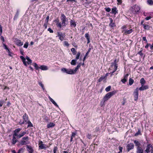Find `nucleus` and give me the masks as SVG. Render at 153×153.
I'll use <instances>...</instances> for the list:
<instances>
[{
  "instance_id": "f257e3e1",
  "label": "nucleus",
  "mask_w": 153,
  "mask_h": 153,
  "mask_svg": "<svg viewBox=\"0 0 153 153\" xmlns=\"http://www.w3.org/2000/svg\"><path fill=\"white\" fill-rule=\"evenodd\" d=\"M21 130V128H18L13 131V137L11 142V143L12 145H15L18 141V140L17 139V134H18Z\"/></svg>"
},
{
  "instance_id": "f03ea898",
  "label": "nucleus",
  "mask_w": 153,
  "mask_h": 153,
  "mask_svg": "<svg viewBox=\"0 0 153 153\" xmlns=\"http://www.w3.org/2000/svg\"><path fill=\"white\" fill-rule=\"evenodd\" d=\"M117 92V91L114 90L113 91L107 93L104 97L103 100L104 102L107 101L112 96L114 95Z\"/></svg>"
},
{
  "instance_id": "7ed1b4c3",
  "label": "nucleus",
  "mask_w": 153,
  "mask_h": 153,
  "mask_svg": "<svg viewBox=\"0 0 153 153\" xmlns=\"http://www.w3.org/2000/svg\"><path fill=\"white\" fill-rule=\"evenodd\" d=\"M140 7L136 4L131 7V11L134 14H138L140 13Z\"/></svg>"
},
{
  "instance_id": "20e7f679",
  "label": "nucleus",
  "mask_w": 153,
  "mask_h": 153,
  "mask_svg": "<svg viewBox=\"0 0 153 153\" xmlns=\"http://www.w3.org/2000/svg\"><path fill=\"white\" fill-rule=\"evenodd\" d=\"M29 138L28 136L23 137L22 138L20 141V144L21 145H27L30 143V141H29Z\"/></svg>"
},
{
  "instance_id": "39448f33",
  "label": "nucleus",
  "mask_w": 153,
  "mask_h": 153,
  "mask_svg": "<svg viewBox=\"0 0 153 153\" xmlns=\"http://www.w3.org/2000/svg\"><path fill=\"white\" fill-rule=\"evenodd\" d=\"M126 25H124L121 27V29H123V30L122 31V32L123 33V35H127L130 34L132 33L133 31L132 29L128 30L126 29Z\"/></svg>"
},
{
  "instance_id": "423d86ee",
  "label": "nucleus",
  "mask_w": 153,
  "mask_h": 153,
  "mask_svg": "<svg viewBox=\"0 0 153 153\" xmlns=\"http://www.w3.org/2000/svg\"><path fill=\"white\" fill-rule=\"evenodd\" d=\"M22 118L23 119V121H21L20 120L19 122V124L20 125H22L25 123L27 121L29 120V119L28 115L26 113H25L22 116Z\"/></svg>"
},
{
  "instance_id": "0eeeda50",
  "label": "nucleus",
  "mask_w": 153,
  "mask_h": 153,
  "mask_svg": "<svg viewBox=\"0 0 153 153\" xmlns=\"http://www.w3.org/2000/svg\"><path fill=\"white\" fill-rule=\"evenodd\" d=\"M138 91V88H137L135 89L133 93L134 100L136 101H137L138 99L139 95Z\"/></svg>"
},
{
  "instance_id": "6e6552de",
  "label": "nucleus",
  "mask_w": 153,
  "mask_h": 153,
  "mask_svg": "<svg viewBox=\"0 0 153 153\" xmlns=\"http://www.w3.org/2000/svg\"><path fill=\"white\" fill-rule=\"evenodd\" d=\"M57 36L59 37V39L60 40L62 41L64 39L65 36V33L57 32Z\"/></svg>"
},
{
  "instance_id": "1a4fd4ad",
  "label": "nucleus",
  "mask_w": 153,
  "mask_h": 153,
  "mask_svg": "<svg viewBox=\"0 0 153 153\" xmlns=\"http://www.w3.org/2000/svg\"><path fill=\"white\" fill-rule=\"evenodd\" d=\"M54 22H55L56 25L57 27L59 28H62L61 23L60 22L59 19L58 18H56L54 21Z\"/></svg>"
},
{
  "instance_id": "9d476101",
  "label": "nucleus",
  "mask_w": 153,
  "mask_h": 153,
  "mask_svg": "<svg viewBox=\"0 0 153 153\" xmlns=\"http://www.w3.org/2000/svg\"><path fill=\"white\" fill-rule=\"evenodd\" d=\"M26 147L29 153H33L34 150L31 146L27 145L26 146Z\"/></svg>"
},
{
  "instance_id": "9b49d317",
  "label": "nucleus",
  "mask_w": 153,
  "mask_h": 153,
  "mask_svg": "<svg viewBox=\"0 0 153 153\" xmlns=\"http://www.w3.org/2000/svg\"><path fill=\"white\" fill-rule=\"evenodd\" d=\"M153 146L151 144H148L147 145L146 149L145 150L146 152L150 153L151 152V149H152Z\"/></svg>"
},
{
  "instance_id": "f8f14e48",
  "label": "nucleus",
  "mask_w": 153,
  "mask_h": 153,
  "mask_svg": "<svg viewBox=\"0 0 153 153\" xmlns=\"http://www.w3.org/2000/svg\"><path fill=\"white\" fill-rule=\"evenodd\" d=\"M128 75L129 74H128L124 75L123 79H121V81L123 83L125 84L127 81L128 76Z\"/></svg>"
},
{
  "instance_id": "ddd939ff",
  "label": "nucleus",
  "mask_w": 153,
  "mask_h": 153,
  "mask_svg": "<svg viewBox=\"0 0 153 153\" xmlns=\"http://www.w3.org/2000/svg\"><path fill=\"white\" fill-rule=\"evenodd\" d=\"M134 147V145L133 143L128 144L127 146V150L128 152H129L131 150L133 149Z\"/></svg>"
},
{
  "instance_id": "4468645a",
  "label": "nucleus",
  "mask_w": 153,
  "mask_h": 153,
  "mask_svg": "<svg viewBox=\"0 0 153 153\" xmlns=\"http://www.w3.org/2000/svg\"><path fill=\"white\" fill-rule=\"evenodd\" d=\"M149 88V87L148 85H141V86L138 88V90L142 91L148 89Z\"/></svg>"
},
{
  "instance_id": "2eb2a0df",
  "label": "nucleus",
  "mask_w": 153,
  "mask_h": 153,
  "mask_svg": "<svg viewBox=\"0 0 153 153\" xmlns=\"http://www.w3.org/2000/svg\"><path fill=\"white\" fill-rule=\"evenodd\" d=\"M16 44L18 46H21L23 45V42H22L21 41L18 39H16Z\"/></svg>"
},
{
  "instance_id": "dca6fc26",
  "label": "nucleus",
  "mask_w": 153,
  "mask_h": 153,
  "mask_svg": "<svg viewBox=\"0 0 153 153\" xmlns=\"http://www.w3.org/2000/svg\"><path fill=\"white\" fill-rule=\"evenodd\" d=\"M111 13L116 15V14L118 13L117 11V8L116 7H114L111 9V12L110 13Z\"/></svg>"
},
{
  "instance_id": "f3484780",
  "label": "nucleus",
  "mask_w": 153,
  "mask_h": 153,
  "mask_svg": "<svg viewBox=\"0 0 153 153\" xmlns=\"http://www.w3.org/2000/svg\"><path fill=\"white\" fill-rule=\"evenodd\" d=\"M77 134L76 132H72L71 136L70 142H71L73 141V138H75Z\"/></svg>"
},
{
  "instance_id": "a211bd4d",
  "label": "nucleus",
  "mask_w": 153,
  "mask_h": 153,
  "mask_svg": "<svg viewBox=\"0 0 153 153\" xmlns=\"http://www.w3.org/2000/svg\"><path fill=\"white\" fill-rule=\"evenodd\" d=\"M85 36L87 39V44L89 43L90 42V37L88 33H85Z\"/></svg>"
},
{
  "instance_id": "6ab92c4d",
  "label": "nucleus",
  "mask_w": 153,
  "mask_h": 153,
  "mask_svg": "<svg viewBox=\"0 0 153 153\" xmlns=\"http://www.w3.org/2000/svg\"><path fill=\"white\" fill-rule=\"evenodd\" d=\"M143 28L146 30H149L150 29V28L151 27L149 25L146 24L143 25Z\"/></svg>"
},
{
  "instance_id": "aec40b11",
  "label": "nucleus",
  "mask_w": 153,
  "mask_h": 153,
  "mask_svg": "<svg viewBox=\"0 0 153 153\" xmlns=\"http://www.w3.org/2000/svg\"><path fill=\"white\" fill-rule=\"evenodd\" d=\"M66 73L70 74H75L73 70L72 69H70L67 70Z\"/></svg>"
},
{
  "instance_id": "412c9836",
  "label": "nucleus",
  "mask_w": 153,
  "mask_h": 153,
  "mask_svg": "<svg viewBox=\"0 0 153 153\" xmlns=\"http://www.w3.org/2000/svg\"><path fill=\"white\" fill-rule=\"evenodd\" d=\"M70 25L71 27H75L76 25V22L75 21H74L73 20H71L70 21Z\"/></svg>"
},
{
  "instance_id": "4be33fe9",
  "label": "nucleus",
  "mask_w": 153,
  "mask_h": 153,
  "mask_svg": "<svg viewBox=\"0 0 153 153\" xmlns=\"http://www.w3.org/2000/svg\"><path fill=\"white\" fill-rule=\"evenodd\" d=\"M62 22L61 23V25H62V27H65L66 24V22L68 21V19L66 20H61Z\"/></svg>"
},
{
  "instance_id": "5701e85b",
  "label": "nucleus",
  "mask_w": 153,
  "mask_h": 153,
  "mask_svg": "<svg viewBox=\"0 0 153 153\" xmlns=\"http://www.w3.org/2000/svg\"><path fill=\"white\" fill-rule=\"evenodd\" d=\"M55 126V124L53 123L50 122L49 124L47 125V128H50L53 127Z\"/></svg>"
},
{
  "instance_id": "b1692460",
  "label": "nucleus",
  "mask_w": 153,
  "mask_h": 153,
  "mask_svg": "<svg viewBox=\"0 0 153 153\" xmlns=\"http://www.w3.org/2000/svg\"><path fill=\"white\" fill-rule=\"evenodd\" d=\"M137 153H143V150L140 147H138L137 149Z\"/></svg>"
},
{
  "instance_id": "393cba45",
  "label": "nucleus",
  "mask_w": 153,
  "mask_h": 153,
  "mask_svg": "<svg viewBox=\"0 0 153 153\" xmlns=\"http://www.w3.org/2000/svg\"><path fill=\"white\" fill-rule=\"evenodd\" d=\"M27 123L28 124L27 128L33 127V124L31 122L30 120L25 123L26 124Z\"/></svg>"
},
{
  "instance_id": "a878e982",
  "label": "nucleus",
  "mask_w": 153,
  "mask_h": 153,
  "mask_svg": "<svg viewBox=\"0 0 153 153\" xmlns=\"http://www.w3.org/2000/svg\"><path fill=\"white\" fill-rule=\"evenodd\" d=\"M40 68L42 70H47L48 69V67L44 65H42L40 67Z\"/></svg>"
},
{
  "instance_id": "bb28decb",
  "label": "nucleus",
  "mask_w": 153,
  "mask_h": 153,
  "mask_svg": "<svg viewBox=\"0 0 153 153\" xmlns=\"http://www.w3.org/2000/svg\"><path fill=\"white\" fill-rule=\"evenodd\" d=\"M91 50V48H89L88 49V50L87 52L85 54V56H84V57L83 58V62H84L85 61V60L86 58V56L88 55V53L90 52Z\"/></svg>"
},
{
  "instance_id": "cd10ccee",
  "label": "nucleus",
  "mask_w": 153,
  "mask_h": 153,
  "mask_svg": "<svg viewBox=\"0 0 153 153\" xmlns=\"http://www.w3.org/2000/svg\"><path fill=\"white\" fill-rule=\"evenodd\" d=\"M49 99L50 101L56 107H58V106L56 104V103L54 101L51 97H49Z\"/></svg>"
},
{
  "instance_id": "c85d7f7f",
  "label": "nucleus",
  "mask_w": 153,
  "mask_h": 153,
  "mask_svg": "<svg viewBox=\"0 0 153 153\" xmlns=\"http://www.w3.org/2000/svg\"><path fill=\"white\" fill-rule=\"evenodd\" d=\"M142 134L141 132L140 131V128H138V131L137 132H136L135 134H134V136H138L139 135H141Z\"/></svg>"
},
{
  "instance_id": "c756f323",
  "label": "nucleus",
  "mask_w": 153,
  "mask_h": 153,
  "mask_svg": "<svg viewBox=\"0 0 153 153\" xmlns=\"http://www.w3.org/2000/svg\"><path fill=\"white\" fill-rule=\"evenodd\" d=\"M81 66V63H79L78 65L75 68L74 70H73L75 74L76 73V71L79 69V68Z\"/></svg>"
},
{
  "instance_id": "7c9ffc66",
  "label": "nucleus",
  "mask_w": 153,
  "mask_h": 153,
  "mask_svg": "<svg viewBox=\"0 0 153 153\" xmlns=\"http://www.w3.org/2000/svg\"><path fill=\"white\" fill-rule=\"evenodd\" d=\"M45 144H40L39 146V149H46V147L45 146Z\"/></svg>"
},
{
  "instance_id": "2f4dec72",
  "label": "nucleus",
  "mask_w": 153,
  "mask_h": 153,
  "mask_svg": "<svg viewBox=\"0 0 153 153\" xmlns=\"http://www.w3.org/2000/svg\"><path fill=\"white\" fill-rule=\"evenodd\" d=\"M146 82V81L145 80L144 78H142L140 79V83L141 85H144Z\"/></svg>"
},
{
  "instance_id": "473e14b6",
  "label": "nucleus",
  "mask_w": 153,
  "mask_h": 153,
  "mask_svg": "<svg viewBox=\"0 0 153 153\" xmlns=\"http://www.w3.org/2000/svg\"><path fill=\"white\" fill-rule=\"evenodd\" d=\"M26 59L27 60V64L28 65L32 63V61L28 56H26Z\"/></svg>"
},
{
  "instance_id": "72a5a7b5",
  "label": "nucleus",
  "mask_w": 153,
  "mask_h": 153,
  "mask_svg": "<svg viewBox=\"0 0 153 153\" xmlns=\"http://www.w3.org/2000/svg\"><path fill=\"white\" fill-rule=\"evenodd\" d=\"M129 85H132L134 82V80L131 78H129Z\"/></svg>"
},
{
  "instance_id": "f704fd0d",
  "label": "nucleus",
  "mask_w": 153,
  "mask_h": 153,
  "mask_svg": "<svg viewBox=\"0 0 153 153\" xmlns=\"http://www.w3.org/2000/svg\"><path fill=\"white\" fill-rule=\"evenodd\" d=\"M134 143L135 144V145L136 146H137L138 147H139V146L140 145V143L139 142L136 140H134Z\"/></svg>"
},
{
  "instance_id": "c9c22d12",
  "label": "nucleus",
  "mask_w": 153,
  "mask_h": 153,
  "mask_svg": "<svg viewBox=\"0 0 153 153\" xmlns=\"http://www.w3.org/2000/svg\"><path fill=\"white\" fill-rule=\"evenodd\" d=\"M105 79V77H104V76H102L97 80V82H101L103 79Z\"/></svg>"
},
{
  "instance_id": "e433bc0d",
  "label": "nucleus",
  "mask_w": 153,
  "mask_h": 153,
  "mask_svg": "<svg viewBox=\"0 0 153 153\" xmlns=\"http://www.w3.org/2000/svg\"><path fill=\"white\" fill-rule=\"evenodd\" d=\"M19 15V12L18 11H17L13 18L14 20H16L18 18Z\"/></svg>"
},
{
  "instance_id": "4c0bfd02",
  "label": "nucleus",
  "mask_w": 153,
  "mask_h": 153,
  "mask_svg": "<svg viewBox=\"0 0 153 153\" xmlns=\"http://www.w3.org/2000/svg\"><path fill=\"white\" fill-rule=\"evenodd\" d=\"M118 66V65H112L111 64V67L113 68V69H117Z\"/></svg>"
},
{
  "instance_id": "58836bf2",
  "label": "nucleus",
  "mask_w": 153,
  "mask_h": 153,
  "mask_svg": "<svg viewBox=\"0 0 153 153\" xmlns=\"http://www.w3.org/2000/svg\"><path fill=\"white\" fill-rule=\"evenodd\" d=\"M10 50L9 49L8 50H7V51L8 53V55L12 57L13 56V54L12 52H11L10 51Z\"/></svg>"
},
{
  "instance_id": "ea45409f",
  "label": "nucleus",
  "mask_w": 153,
  "mask_h": 153,
  "mask_svg": "<svg viewBox=\"0 0 153 153\" xmlns=\"http://www.w3.org/2000/svg\"><path fill=\"white\" fill-rule=\"evenodd\" d=\"M64 19L66 20L68 19L64 14H62L61 15V20Z\"/></svg>"
},
{
  "instance_id": "a19ab883",
  "label": "nucleus",
  "mask_w": 153,
  "mask_h": 153,
  "mask_svg": "<svg viewBox=\"0 0 153 153\" xmlns=\"http://www.w3.org/2000/svg\"><path fill=\"white\" fill-rule=\"evenodd\" d=\"M58 148L57 146H54L53 148V153H56L58 152Z\"/></svg>"
},
{
  "instance_id": "79ce46f5",
  "label": "nucleus",
  "mask_w": 153,
  "mask_h": 153,
  "mask_svg": "<svg viewBox=\"0 0 153 153\" xmlns=\"http://www.w3.org/2000/svg\"><path fill=\"white\" fill-rule=\"evenodd\" d=\"M71 51L72 52V53L73 54V55H74L76 54V51L74 48H72L71 49Z\"/></svg>"
},
{
  "instance_id": "37998d69",
  "label": "nucleus",
  "mask_w": 153,
  "mask_h": 153,
  "mask_svg": "<svg viewBox=\"0 0 153 153\" xmlns=\"http://www.w3.org/2000/svg\"><path fill=\"white\" fill-rule=\"evenodd\" d=\"M38 83H39V85L42 87V89L43 90H44L45 89V88L44 86V85L42 83V82H39Z\"/></svg>"
},
{
  "instance_id": "c03bdc74",
  "label": "nucleus",
  "mask_w": 153,
  "mask_h": 153,
  "mask_svg": "<svg viewBox=\"0 0 153 153\" xmlns=\"http://www.w3.org/2000/svg\"><path fill=\"white\" fill-rule=\"evenodd\" d=\"M147 2L148 4L150 5H153V1L152 0H148Z\"/></svg>"
},
{
  "instance_id": "a18cd8bd",
  "label": "nucleus",
  "mask_w": 153,
  "mask_h": 153,
  "mask_svg": "<svg viewBox=\"0 0 153 153\" xmlns=\"http://www.w3.org/2000/svg\"><path fill=\"white\" fill-rule=\"evenodd\" d=\"M76 59H73L71 60V64L73 65H75L76 63Z\"/></svg>"
},
{
  "instance_id": "49530a36",
  "label": "nucleus",
  "mask_w": 153,
  "mask_h": 153,
  "mask_svg": "<svg viewBox=\"0 0 153 153\" xmlns=\"http://www.w3.org/2000/svg\"><path fill=\"white\" fill-rule=\"evenodd\" d=\"M33 64V65L36 70H38L40 68V67L38 66V65L36 63H34Z\"/></svg>"
},
{
  "instance_id": "de8ad7c7",
  "label": "nucleus",
  "mask_w": 153,
  "mask_h": 153,
  "mask_svg": "<svg viewBox=\"0 0 153 153\" xmlns=\"http://www.w3.org/2000/svg\"><path fill=\"white\" fill-rule=\"evenodd\" d=\"M24 136V135L22 134V132L21 133H20L19 134H17V139H20L21 137H23Z\"/></svg>"
},
{
  "instance_id": "09e8293b",
  "label": "nucleus",
  "mask_w": 153,
  "mask_h": 153,
  "mask_svg": "<svg viewBox=\"0 0 153 153\" xmlns=\"http://www.w3.org/2000/svg\"><path fill=\"white\" fill-rule=\"evenodd\" d=\"M111 88V86L110 85L108 86V87H107L105 89V90L106 92H108L110 91Z\"/></svg>"
},
{
  "instance_id": "8fccbe9b",
  "label": "nucleus",
  "mask_w": 153,
  "mask_h": 153,
  "mask_svg": "<svg viewBox=\"0 0 153 153\" xmlns=\"http://www.w3.org/2000/svg\"><path fill=\"white\" fill-rule=\"evenodd\" d=\"M80 54H81L80 52H78L76 55V56L75 58H76L75 59H76V60L77 59H79Z\"/></svg>"
},
{
  "instance_id": "3c124183",
  "label": "nucleus",
  "mask_w": 153,
  "mask_h": 153,
  "mask_svg": "<svg viewBox=\"0 0 153 153\" xmlns=\"http://www.w3.org/2000/svg\"><path fill=\"white\" fill-rule=\"evenodd\" d=\"M109 26L113 28L116 26V25L115 23L114 22L113 23H111V24H109Z\"/></svg>"
},
{
  "instance_id": "603ef678",
  "label": "nucleus",
  "mask_w": 153,
  "mask_h": 153,
  "mask_svg": "<svg viewBox=\"0 0 153 153\" xmlns=\"http://www.w3.org/2000/svg\"><path fill=\"white\" fill-rule=\"evenodd\" d=\"M64 46L68 47L69 45V44L68 43V42L66 41H65L64 42Z\"/></svg>"
},
{
  "instance_id": "864d4df0",
  "label": "nucleus",
  "mask_w": 153,
  "mask_h": 153,
  "mask_svg": "<svg viewBox=\"0 0 153 153\" xmlns=\"http://www.w3.org/2000/svg\"><path fill=\"white\" fill-rule=\"evenodd\" d=\"M118 61L117 60V59H116L114 61V62H111V64L112 65H118L117 63L118 62Z\"/></svg>"
},
{
  "instance_id": "5fc2aeb1",
  "label": "nucleus",
  "mask_w": 153,
  "mask_h": 153,
  "mask_svg": "<svg viewBox=\"0 0 153 153\" xmlns=\"http://www.w3.org/2000/svg\"><path fill=\"white\" fill-rule=\"evenodd\" d=\"M143 50L142 49L140 50L139 52H138L137 54L140 55L141 56H142L143 55V53L142 52Z\"/></svg>"
},
{
  "instance_id": "6e6d98bb",
  "label": "nucleus",
  "mask_w": 153,
  "mask_h": 153,
  "mask_svg": "<svg viewBox=\"0 0 153 153\" xmlns=\"http://www.w3.org/2000/svg\"><path fill=\"white\" fill-rule=\"evenodd\" d=\"M3 46L4 48V49L6 50L7 51L9 49L7 46L4 43H3Z\"/></svg>"
},
{
  "instance_id": "4d7b16f0",
  "label": "nucleus",
  "mask_w": 153,
  "mask_h": 153,
  "mask_svg": "<svg viewBox=\"0 0 153 153\" xmlns=\"http://www.w3.org/2000/svg\"><path fill=\"white\" fill-rule=\"evenodd\" d=\"M49 16H47V17H46V18L45 21V23H48V22L49 21Z\"/></svg>"
},
{
  "instance_id": "13d9d810",
  "label": "nucleus",
  "mask_w": 153,
  "mask_h": 153,
  "mask_svg": "<svg viewBox=\"0 0 153 153\" xmlns=\"http://www.w3.org/2000/svg\"><path fill=\"white\" fill-rule=\"evenodd\" d=\"M105 9L106 11L108 12H110V11L111 10V9L109 7H105Z\"/></svg>"
},
{
  "instance_id": "bf43d9fd",
  "label": "nucleus",
  "mask_w": 153,
  "mask_h": 153,
  "mask_svg": "<svg viewBox=\"0 0 153 153\" xmlns=\"http://www.w3.org/2000/svg\"><path fill=\"white\" fill-rule=\"evenodd\" d=\"M28 45V42H26L24 45L23 47L24 48H27Z\"/></svg>"
},
{
  "instance_id": "052dcab7",
  "label": "nucleus",
  "mask_w": 153,
  "mask_h": 153,
  "mask_svg": "<svg viewBox=\"0 0 153 153\" xmlns=\"http://www.w3.org/2000/svg\"><path fill=\"white\" fill-rule=\"evenodd\" d=\"M20 53L21 55H24V50L22 48H21L20 49Z\"/></svg>"
},
{
  "instance_id": "680f3d73",
  "label": "nucleus",
  "mask_w": 153,
  "mask_h": 153,
  "mask_svg": "<svg viewBox=\"0 0 153 153\" xmlns=\"http://www.w3.org/2000/svg\"><path fill=\"white\" fill-rule=\"evenodd\" d=\"M87 138L90 139H91L92 136L91 134H88L86 136Z\"/></svg>"
},
{
  "instance_id": "e2e57ef3",
  "label": "nucleus",
  "mask_w": 153,
  "mask_h": 153,
  "mask_svg": "<svg viewBox=\"0 0 153 153\" xmlns=\"http://www.w3.org/2000/svg\"><path fill=\"white\" fill-rule=\"evenodd\" d=\"M142 40L143 41H145L146 43H148V41H147V39H146V37L144 36V37H143V38H142Z\"/></svg>"
},
{
  "instance_id": "0e129e2a",
  "label": "nucleus",
  "mask_w": 153,
  "mask_h": 153,
  "mask_svg": "<svg viewBox=\"0 0 153 153\" xmlns=\"http://www.w3.org/2000/svg\"><path fill=\"white\" fill-rule=\"evenodd\" d=\"M20 57L22 62L26 60V59L22 56H20Z\"/></svg>"
},
{
  "instance_id": "69168bd1",
  "label": "nucleus",
  "mask_w": 153,
  "mask_h": 153,
  "mask_svg": "<svg viewBox=\"0 0 153 153\" xmlns=\"http://www.w3.org/2000/svg\"><path fill=\"white\" fill-rule=\"evenodd\" d=\"M67 69L65 68H62L61 71H62L63 72H65V73H66V72L67 71Z\"/></svg>"
},
{
  "instance_id": "338daca9",
  "label": "nucleus",
  "mask_w": 153,
  "mask_h": 153,
  "mask_svg": "<svg viewBox=\"0 0 153 153\" xmlns=\"http://www.w3.org/2000/svg\"><path fill=\"white\" fill-rule=\"evenodd\" d=\"M48 30L49 31L50 33H53V30L50 28H48Z\"/></svg>"
},
{
  "instance_id": "774afa93",
  "label": "nucleus",
  "mask_w": 153,
  "mask_h": 153,
  "mask_svg": "<svg viewBox=\"0 0 153 153\" xmlns=\"http://www.w3.org/2000/svg\"><path fill=\"white\" fill-rule=\"evenodd\" d=\"M23 149V148H20L18 151V152H17V153H21V152L24 149Z\"/></svg>"
}]
</instances>
